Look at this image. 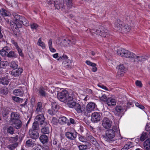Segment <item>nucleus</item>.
<instances>
[{"label": "nucleus", "mask_w": 150, "mask_h": 150, "mask_svg": "<svg viewBox=\"0 0 150 150\" xmlns=\"http://www.w3.org/2000/svg\"><path fill=\"white\" fill-rule=\"evenodd\" d=\"M12 98L13 100L17 102L22 103L23 101V99L15 96H12Z\"/></svg>", "instance_id": "39"}, {"label": "nucleus", "mask_w": 150, "mask_h": 150, "mask_svg": "<svg viewBox=\"0 0 150 150\" xmlns=\"http://www.w3.org/2000/svg\"><path fill=\"white\" fill-rule=\"evenodd\" d=\"M132 143L131 142H128L125 145L123 148L121 149V150H127L132 147Z\"/></svg>", "instance_id": "36"}, {"label": "nucleus", "mask_w": 150, "mask_h": 150, "mask_svg": "<svg viewBox=\"0 0 150 150\" xmlns=\"http://www.w3.org/2000/svg\"><path fill=\"white\" fill-rule=\"evenodd\" d=\"M13 93L15 95L19 96H22L23 94V91L19 89H16L14 90Z\"/></svg>", "instance_id": "27"}, {"label": "nucleus", "mask_w": 150, "mask_h": 150, "mask_svg": "<svg viewBox=\"0 0 150 150\" xmlns=\"http://www.w3.org/2000/svg\"><path fill=\"white\" fill-rule=\"evenodd\" d=\"M61 59L63 61H67V59H68V57L65 54H63L62 56H61L60 57L59 59H58V60Z\"/></svg>", "instance_id": "51"}, {"label": "nucleus", "mask_w": 150, "mask_h": 150, "mask_svg": "<svg viewBox=\"0 0 150 150\" xmlns=\"http://www.w3.org/2000/svg\"><path fill=\"white\" fill-rule=\"evenodd\" d=\"M42 109L43 108L42 103L41 102H38L37 104L35 112L37 113H39L42 111Z\"/></svg>", "instance_id": "30"}, {"label": "nucleus", "mask_w": 150, "mask_h": 150, "mask_svg": "<svg viewBox=\"0 0 150 150\" xmlns=\"http://www.w3.org/2000/svg\"><path fill=\"white\" fill-rule=\"evenodd\" d=\"M10 81V79L7 77H2L0 79V83L3 85H7Z\"/></svg>", "instance_id": "25"}, {"label": "nucleus", "mask_w": 150, "mask_h": 150, "mask_svg": "<svg viewBox=\"0 0 150 150\" xmlns=\"http://www.w3.org/2000/svg\"><path fill=\"white\" fill-rule=\"evenodd\" d=\"M90 144L88 142H86L85 145H80L78 146L79 150H85L87 149L88 147L89 146Z\"/></svg>", "instance_id": "32"}, {"label": "nucleus", "mask_w": 150, "mask_h": 150, "mask_svg": "<svg viewBox=\"0 0 150 150\" xmlns=\"http://www.w3.org/2000/svg\"><path fill=\"white\" fill-rule=\"evenodd\" d=\"M94 145H96L97 144V142L96 139L93 137L89 141Z\"/></svg>", "instance_id": "62"}, {"label": "nucleus", "mask_w": 150, "mask_h": 150, "mask_svg": "<svg viewBox=\"0 0 150 150\" xmlns=\"http://www.w3.org/2000/svg\"><path fill=\"white\" fill-rule=\"evenodd\" d=\"M126 106L124 105H117L115 108V110L114 111L115 114L117 116H122V113L126 111Z\"/></svg>", "instance_id": "8"}, {"label": "nucleus", "mask_w": 150, "mask_h": 150, "mask_svg": "<svg viewBox=\"0 0 150 150\" xmlns=\"http://www.w3.org/2000/svg\"><path fill=\"white\" fill-rule=\"evenodd\" d=\"M54 6L55 9L59 10L63 8L64 4L63 3H61L60 1L58 0L54 1Z\"/></svg>", "instance_id": "21"}, {"label": "nucleus", "mask_w": 150, "mask_h": 150, "mask_svg": "<svg viewBox=\"0 0 150 150\" xmlns=\"http://www.w3.org/2000/svg\"><path fill=\"white\" fill-rule=\"evenodd\" d=\"M144 146L146 150H150V139H149L144 142Z\"/></svg>", "instance_id": "33"}, {"label": "nucleus", "mask_w": 150, "mask_h": 150, "mask_svg": "<svg viewBox=\"0 0 150 150\" xmlns=\"http://www.w3.org/2000/svg\"><path fill=\"white\" fill-rule=\"evenodd\" d=\"M101 116L99 112H95L93 113L91 116V120L93 122H97L100 120Z\"/></svg>", "instance_id": "13"}, {"label": "nucleus", "mask_w": 150, "mask_h": 150, "mask_svg": "<svg viewBox=\"0 0 150 150\" xmlns=\"http://www.w3.org/2000/svg\"><path fill=\"white\" fill-rule=\"evenodd\" d=\"M8 3L12 6L16 7L18 6V4L16 0H11Z\"/></svg>", "instance_id": "35"}, {"label": "nucleus", "mask_w": 150, "mask_h": 150, "mask_svg": "<svg viewBox=\"0 0 150 150\" xmlns=\"http://www.w3.org/2000/svg\"><path fill=\"white\" fill-rule=\"evenodd\" d=\"M29 134L31 137L33 139H36L39 137V133L35 130H30Z\"/></svg>", "instance_id": "19"}, {"label": "nucleus", "mask_w": 150, "mask_h": 150, "mask_svg": "<svg viewBox=\"0 0 150 150\" xmlns=\"http://www.w3.org/2000/svg\"><path fill=\"white\" fill-rule=\"evenodd\" d=\"M67 105L70 108H74L76 105L77 103L75 101L73 100H68L67 99Z\"/></svg>", "instance_id": "28"}, {"label": "nucleus", "mask_w": 150, "mask_h": 150, "mask_svg": "<svg viewBox=\"0 0 150 150\" xmlns=\"http://www.w3.org/2000/svg\"><path fill=\"white\" fill-rule=\"evenodd\" d=\"M54 1L50 0L47 1V3L49 6L54 5Z\"/></svg>", "instance_id": "60"}, {"label": "nucleus", "mask_w": 150, "mask_h": 150, "mask_svg": "<svg viewBox=\"0 0 150 150\" xmlns=\"http://www.w3.org/2000/svg\"><path fill=\"white\" fill-rule=\"evenodd\" d=\"M85 92L87 94L89 95H91L92 93V90L89 88L86 89V90Z\"/></svg>", "instance_id": "59"}, {"label": "nucleus", "mask_w": 150, "mask_h": 150, "mask_svg": "<svg viewBox=\"0 0 150 150\" xmlns=\"http://www.w3.org/2000/svg\"><path fill=\"white\" fill-rule=\"evenodd\" d=\"M58 99L61 102L66 103L68 100H78L79 97L78 94L76 92L70 91L69 93L66 90H63L61 92L57 94Z\"/></svg>", "instance_id": "1"}, {"label": "nucleus", "mask_w": 150, "mask_h": 150, "mask_svg": "<svg viewBox=\"0 0 150 150\" xmlns=\"http://www.w3.org/2000/svg\"><path fill=\"white\" fill-rule=\"evenodd\" d=\"M65 136L68 139L73 140L76 137V132H67L65 133Z\"/></svg>", "instance_id": "17"}, {"label": "nucleus", "mask_w": 150, "mask_h": 150, "mask_svg": "<svg viewBox=\"0 0 150 150\" xmlns=\"http://www.w3.org/2000/svg\"><path fill=\"white\" fill-rule=\"evenodd\" d=\"M58 120L54 117L52 118L51 120V123L53 125H56L57 123Z\"/></svg>", "instance_id": "57"}, {"label": "nucleus", "mask_w": 150, "mask_h": 150, "mask_svg": "<svg viewBox=\"0 0 150 150\" xmlns=\"http://www.w3.org/2000/svg\"><path fill=\"white\" fill-rule=\"evenodd\" d=\"M122 22L121 21H117L114 24L115 27V29L117 30H120L122 29L125 32H129L130 30V28L129 25H125L124 26H122Z\"/></svg>", "instance_id": "5"}, {"label": "nucleus", "mask_w": 150, "mask_h": 150, "mask_svg": "<svg viewBox=\"0 0 150 150\" xmlns=\"http://www.w3.org/2000/svg\"><path fill=\"white\" fill-rule=\"evenodd\" d=\"M147 137V134L146 133H143L140 137V140L142 142L144 141Z\"/></svg>", "instance_id": "48"}, {"label": "nucleus", "mask_w": 150, "mask_h": 150, "mask_svg": "<svg viewBox=\"0 0 150 150\" xmlns=\"http://www.w3.org/2000/svg\"><path fill=\"white\" fill-rule=\"evenodd\" d=\"M68 120L65 117H62L59 118L58 121L61 125H63L67 122Z\"/></svg>", "instance_id": "31"}, {"label": "nucleus", "mask_w": 150, "mask_h": 150, "mask_svg": "<svg viewBox=\"0 0 150 150\" xmlns=\"http://www.w3.org/2000/svg\"><path fill=\"white\" fill-rule=\"evenodd\" d=\"M43 125H45V127L42 128L41 129V132L44 134H49L50 132L49 125L47 122H45V124Z\"/></svg>", "instance_id": "18"}, {"label": "nucleus", "mask_w": 150, "mask_h": 150, "mask_svg": "<svg viewBox=\"0 0 150 150\" xmlns=\"http://www.w3.org/2000/svg\"><path fill=\"white\" fill-rule=\"evenodd\" d=\"M18 140L17 137H12L10 138L9 140L11 142H16Z\"/></svg>", "instance_id": "54"}, {"label": "nucleus", "mask_w": 150, "mask_h": 150, "mask_svg": "<svg viewBox=\"0 0 150 150\" xmlns=\"http://www.w3.org/2000/svg\"><path fill=\"white\" fill-rule=\"evenodd\" d=\"M39 91L40 94L41 96H46V94L43 89L41 88L39 90Z\"/></svg>", "instance_id": "53"}, {"label": "nucleus", "mask_w": 150, "mask_h": 150, "mask_svg": "<svg viewBox=\"0 0 150 150\" xmlns=\"http://www.w3.org/2000/svg\"><path fill=\"white\" fill-rule=\"evenodd\" d=\"M18 145V143L16 142L8 145V148L11 150H13L17 147Z\"/></svg>", "instance_id": "40"}, {"label": "nucleus", "mask_w": 150, "mask_h": 150, "mask_svg": "<svg viewBox=\"0 0 150 150\" xmlns=\"http://www.w3.org/2000/svg\"><path fill=\"white\" fill-rule=\"evenodd\" d=\"M23 69L21 68H19L17 70H13L11 72V74L12 76L15 77L18 76L22 72Z\"/></svg>", "instance_id": "20"}, {"label": "nucleus", "mask_w": 150, "mask_h": 150, "mask_svg": "<svg viewBox=\"0 0 150 150\" xmlns=\"http://www.w3.org/2000/svg\"><path fill=\"white\" fill-rule=\"evenodd\" d=\"M52 109L54 110V112H56L59 108V106L56 103H53L52 104Z\"/></svg>", "instance_id": "41"}, {"label": "nucleus", "mask_w": 150, "mask_h": 150, "mask_svg": "<svg viewBox=\"0 0 150 150\" xmlns=\"http://www.w3.org/2000/svg\"><path fill=\"white\" fill-rule=\"evenodd\" d=\"M74 108L78 113H83L86 115V112L85 111V107L84 105H81L77 103Z\"/></svg>", "instance_id": "12"}, {"label": "nucleus", "mask_w": 150, "mask_h": 150, "mask_svg": "<svg viewBox=\"0 0 150 150\" xmlns=\"http://www.w3.org/2000/svg\"><path fill=\"white\" fill-rule=\"evenodd\" d=\"M117 69V75L119 77L123 76L126 71V69L124 65L122 64L119 65Z\"/></svg>", "instance_id": "14"}, {"label": "nucleus", "mask_w": 150, "mask_h": 150, "mask_svg": "<svg viewBox=\"0 0 150 150\" xmlns=\"http://www.w3.org/2000/svg\"><path fill=\"white\" fill-rule=\"evenodd\" d=\"M129 58L132 59L134 62H138L142 61L144 58L142 56H137L132 52Z\"/></svg>", "instance_id": "15"}, {"label": "nucleus", "mask_w": 150, "mask_h": 150, "mask_svg": "<svg viewBox=\"0 0 150 150\" xmlns=\"http://www.w3.org/2000/svg\"><path fill=\"white\" fill-rule=\"evenodd\" d=\"M8 62L6 61H2L0 63L1 67L4 68L6 67L8 65Z\"/></svg>", "instance_id": "46"}, {"label": "nucleus", "mask_w": 150, "mask_h": 150, "mask_svg": "<svg viewBox=\"0 0 150 150\" xmlns=\"http://www.w3.org/2000/svg\"><path fill=\"white\" fill-rule=\"evenodd\" d=\"M108 31L103 27H101L100 28L96 30V34L100 35L102 37H105L108 36Z\"/></svg>", "instance_id": "10"}, {"label": "nucleus", "mask_w": 150, "mask_h": 150, "mask_svg": "<svg viewBox=\"0 0 150 150\" xmlns=\"http://www.w3.org/2000/svg\"><path fill=\"white\" fill-rule=\"evenodd\" d=\"M16 54L13 51H10L8 53L7 56L9 58L16 57Z\"/></svg>", "instance_id": "42"}, {"label": "nucleus", "mask_w": 150, "mask_h": 150, "mask_svg": "<svg viewBox=\"0 0 150 150\" xmlns=\"http://www.w3.org/2000/svg\"><path fill=\"white\" fill-rule=\"evenodd\" d=\"M35 120V121L37 122H40L41 125H42L45 122L44 121L45 120L44 116L43 115L40 114L37 115L36 116Z\"/></svg>", "instance_id": "16"}, {"label": "nucleus", "mask_w": 150, "mask_h": 150, "mask_svg": "<svg viewBox=\"0 0 150 150\" xmlns=\"http://www.w3.org/2000/svg\"><path fill=\"white\" fill-rule=\"evenodd\" d=\"M86 136L87 140L88 141H90L91 138H93V137L91 134H87Z\"/></svg>", "instance_id": "63"}, {"label": "nucleus", "mask_w": 150, "mask_h": 150, "mask_svg": "<svg viewBox=\"0 0 150 150\" xmlns=\"http://www.w3.org/2000/svg\"><path fill=\"white\" fill-rule=\"evenodd\" d=\"M31 29L33 30H37L38 27V25L37 24L33 23L30 24Z\"/></svg>", "instance_id": "45"}, {"label": "nucleus", "mask_w": 150, "mask_h": 150, "mask_svg": "<svg viewBox=\"0 0 150 150\" xmlns=\"http://www.w3.org/2000/svg\"><path fill=\"white\" fill-rule=\"evenodd\" d=\"M9 48L7 47H5L0 50V54L3 57L7 56L9 50Z\"/></svg>", "instance_id": "22"}, {"label": "nucleus", "mask_w": 150, "mask_h": 150, "mask_svg": "<svg viewBox=\"0 0 150 150\" xmlns=\"http://www.w3.org/2000/svg\"><path fill=\"white\" fill-rule=\"evenodd\" d=\"M136 86L141 88L142 87L143 85L141 81L139 80H137L135 82Z\"/></svg>", "instance_id": "50"}, {"label": "nucleus", "mask_w": 150, "mask_h": 150, "mask_svg": "<svg viewBox=\"0 0 150 150\" xmlns=\"http://www.w3.org/2000/svg\"><path fill=\"white\" fill-rule=\"evenodd\" d=\"M39 126L38 124V122H34L33 125L32 129L33 130H37L39 129Z\"/></svg>", "instance_id": "37"}, {"label": "nucleus", "mask_w": 150, "mask_h": 150, "mask_svg": "<svg viewBox=\"0 0 150 150\" xmlns=\"http://www.w3.org/2000/svg\"><path fill=\"white\" fill-rule=\"evenodd\" d=\"M67 5L69 8H71L72 6V4L71 0H68L67 2Z\"/></svg>", "instance_id": "61"}, {"label": "nucleus", "mask_w": 150, "mask_h": 150, "mask_svg": "<svg viewBox=\"0 0 150 150\" xmlns=\"http://www.w3.org/2000/svg\"><path fill=\"white\" fill-rule=\"evenodd\" d=\"M0 13L2 16H8L9 15L7 11L4 8H1L0 9Z\"/></svg>", "instance_id": "38"}, {"label": "nucleus", "mask_w": 150, "mask_h": 150, "mask_svg": "<svg viewBox=\"0 0 150 150\" xmlns=\"http://www.w3.org/2000/svg\"><path fill=\"white\" fill-rule=\"evenodd\" d=\"M13 15L14 18V22H11V27L13 30H14L17 28H21L22 24L27 26L29 25V23L24 17L21 16L15 13H13Z\"/></svg>", "instance_id": "2"}, {"label": "nucleus", "mask_w": 150, "mask_h": 150, "mask_svg": "<svg viewBox=\"0 0 150 150\" xmlns=\"http://www.w3.org/2000/svg\"><path fill=\"white\" fill-rule=\"evenodd\" d=\"M62 64L66 68L71 67V62L69 59H67L66 61H63Z\"/></svg>", "instance_id": "26"}, {"label": "nucleus", "mask_w": 150, "mask_h": 150, "mask_svg": "<svg viewBox=\"0 0 150 150\" xmlns=\"http://www.w3.org/2000/svg\"><path fill=\"white\" fill-rule=\"evenodd\" d=\"M107 104L109 106H112L115 105L116 102L115 100L112 98H109L106 100Z\"/></svg>", "instance_id": "23"}, {"label": "nucleus", "mask_w": 150, "mask_h": 150, "mask_svg": "<svg viewBox=\"0 0 150 150\" xmlns=\"http://www.w3.org/2000/svg\"><path fill=\"white\" fill-rule=\"evenodd\" d=\"M115 132L120 133V130L117 125L113 126L112 129L108 130L106 132L105 139L107 141L110 142L115 135Z\"/></svg>", "instance_id": "3"}, {"label": "nucleus", "mask_w": 150, "mask_h": 150, "mask_svg": "<svg viewBox=\"0 0 150 150\" xmlns=\"http://www.w3.org/2000/svg\"><path fill=\"white\" fill-rule=\"evenodd\" d=\"M99 98L100 100L103 101L106 100L107 99L106 96L105 95H103L101 93L99 95Z\"/></svg>", "instance_id": "49"}, {"label": "nucleus", "mask_w": 150, "mask_h": 150, "mask_svg": "<svg viewBox=\"0 0 150 150\" xmlns=\"http://www.w3.org/2000/svg\"><path fill=\"white\" fill-rule=\"evenodd\" d=\"M98 86L100 87V88H102L103 89L107 91H109V89H108L107 88L106 86H104L101 84H98Z\"/></svg>", "instance_id": "55"}, {"label": "nucleus", "mask_w": 150, "mask_h": 150, "mask_svg": "<svg viewBox=\"0 0 150 150\" xmlns=\"http://www.w3.org/2000/svg\"><path fill=\"white\" fill-rule=\"evenodd\" d=\"M16 49L17 50L19 55H20L21 57H23V53L22 52V50L18 46V47L17 48H16Z\"/></svg>", "instance_id": "56"}, {"label": "nucleus", "mask_w": 150, "mask_h": 150, "mask_svg": "<svg viewBox=\"0 0 150 150\" xmlns=\"http://www.w3.org/2000/svg\"><path fill=\"white\" fill-rule=\"evenodd\" d=\"M96 107V105L94 103H89L86 105V114L91 112L95 110Z\"/></svg>", "instance_id": "11"}, {"label": "nucleus", "mask_w": 150, "mask_h": 150, "mask_svg": "<svg viewBox=\"0 0 150 150\" xmlns=\"http://www.w3.org/2000/svg\"><path fill=\"white\" fill-rule=\"evenodd\" d=\"M56 42L58 45L61 46H69L71 44H74L76 42L75 41L72 42L70 40L68 39H60V38H58Z\"/></svg>", "instance_id": "6"}, {"label": "nucleus", "mask_w": 150, "mask_h": 150, "mask_svg": "<svg viewBox=\"0 0 150 150\" xmlns=\"http://www.w3.org/2000/svg\"><path fill=\"white\" fill-rule=\"evenodd\" d=\"M18 65L15 61H12L11 63L10 67L13 69H16L18 67Z\"/></svg>", "instance_id": "47"}, {"label": "nucleus", "mask_w": 150, "mask_h": 150, "mask_svg": "<svg viewBox=\"0 0 150 150\" xmlns=\"http://www.w3.org/2000/svg\"><path fill=\"white\" fill-rule=\"evenodd\" d=\"M18 114L15 112H12L11 114L9 122L16 129H19L21 126V122L19 119Z\"/></svg>", "instance_id": "4"}, {"label": "nucleus", "mask_w": 150, "mask_h": 150, "mask_svg": "<svg viewBox=\"0 0 150 150\" xmlns=\"http://www.w3.org/2000/svg\"><path fill=\"white\" fill-rule=\"evenodd\" d=\"M86 63L88 65L92 67V71L95 72L97 71V68L96 67V64L93 63H92L89 61H86Z\"/></svg>", "instance_id": "24"}, {"label": "nucleus", "mask_w": 150, "mask_h": 150, "mask_svg": "<svg viewBox=\"0 0 150 150\" xmlns=\"http://www.w3.org/2000/svg\"><path fill=\"white\" fill-rule=\"evenodd\" d=\"M135 105L137 107L143 110L144 108V107L142 105L140 104L139 103L137 102L135 103Z\"/></svg>", "instance_id": "58"}, {"label": "nucleus", "mask_w": 150, "mask_h": 150, "mask_svg": "<svg viewBox=\"0 0 150 150\" xmlns=\"http://www.w3.org/2000/svg\"><path fill=\"white\" fill-rule=\"evenodd\" d=\"M79 141L82 142H86L87 141V139L86 137L82 136H81L79 137Z\"/></svg>", "instance_id": "52"}, {"label": "nucleus", "mask_w": 150, "mask_h": 150, "mask_svg": "<svg viewBox=\"0 0 150 150\" xmlns=\"http://www.w3.org/2000/svg\"><path fill=\"white\" fill-rule=\"evenodd\" d=\"M34 145V143L32 142L31 139H29L26 141V146L28 147L33 146Z\"/></svg>", "instance_id": "44"}, {"label": "nucleus", "mask_w": 150, "mask_h": 150, "mask_svg": "<svg viewBox=\"0 0 150 150\" xmlns=\"http://www.w3.org/2000/svg\"><path fill=\"white\" fill-rule=\"evenodd\" d=\"M38 45L40 46L42 49H44L45 47V45L44 43L42 41L41 38H40L38 40L37 42Z\"/></svg>", "instance_id": "34"}, {"label": "nucleus", "mask_w": 150, "mask_h": 150, "mask_svg": "<svg viewBox=\"0 0 150 150\" xmlns=\"http://www.w3.org/2000/svg\"><path fill=\"white\" fill-rule=\"evenodd\" d=\"M112 121L107 117H104L102 121V125L104 128L108 129L110 128L112 125Z\"/></svg>", "instance_id": "9"}, {"label": "nucleus", "mask_w": 150, "mask_h": 150, "mask_svg": "<svg viewBox=\"0 0 150 150\" xmlns=\"http://www.w3.org/2000/svg\"><path fill=\"white\" fill-rule=\"evenodd\" d=\"M7 131L8 133L13 134L14 133V129L13 127L10 126L7 128Z\"/></svg>", "instance_id": "43"}, {"label": "nucleus", "mask_w": 150, "mask_h": 150, "mask_svg": "<svg viewBox=\"0 0 150 150\" xmlns=\"http://www.w3.org/2000/svg\"><path fill=\"white\" fill-rule=\"evenodd\" d=\"M11 43L14 45L16 48L18 47L17 43L13 40H11Z\"/></svg>", "instance_id": "64"}, {"label": "nucleus", "mask_w": 150, "mask_h": 150, "mask_svg": "<svg viewBox=\"0 0 150 150\" xmlns=\"http://www.w3.org/2000/svg\"><path fill=\"white\" fill-rule=\"evenodd\" d=\"M40 142L43 144L47 143L48 141V137L45 135H42L40 137Z\"/></svg>", "instance_id": "29"}, {"label": "nucleus", "mask_w": 150, "mask_h": 150, "mask_svg": "<svg viewBox=\"0 0 150 150\" xmlns=\"http://www.w3.org/2000/svg\"><path fill=\"white\" fill-rule=\"evenodd\" d=\"M117 54L121 57L130 58L132 52L124 48L119 49L117 50Z\"/></svg>", "instance_id": "7"}]
</instances>
